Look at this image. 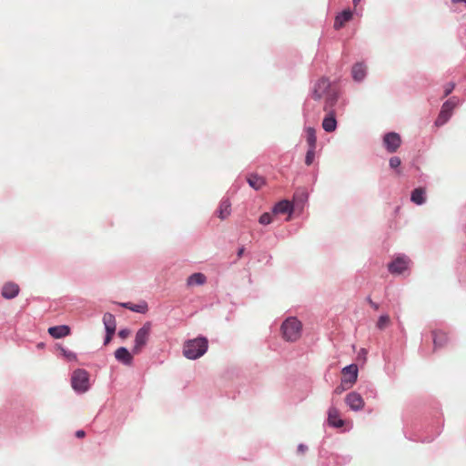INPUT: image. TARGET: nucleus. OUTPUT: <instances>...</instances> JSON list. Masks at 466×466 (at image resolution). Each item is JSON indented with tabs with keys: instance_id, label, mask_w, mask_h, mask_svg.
I'll return each mask as SVG.
<instances>
[{
	"instance_id": "4c0bfd02",
	"label": "nucleus",
	"mask_w": 466,
	"mask_h": 466,
	"mask_svg": "<svg viewBox=\"0 0 466 466\" xmlns=\"http://www.w3.org/2000/svg\"><path fill=\"white\" fill-rule=\"evenodd\" d=\"M345 401H346V403H348L350 401V394H346Z\"/></svg>"
},
{
	"instance_id": "393cba45",
	"label": "nucleus",
	"mask_w": 466,
	"mask_h": 466,
	"mask_svg": "<svg viewBox=\"0 0 466 466\" xmlns=\"http://www.w3.org/2000/svg\"><path fill=\"white\" fill-rule=\"evenodd\" d=\"M348 21H350V9H345L341 15L336 16L334 22L335 29L341 28Z\"/></svg>"
},
{
	"instance_id": "a19ab883",
	"label": "nucleus",
	"mask_w": 466,
	"mask_h": 466,
	"mask_svg": "<svg viewBox=\"0 0 466 466\" xmlns=\"http://www.w3.org/2000/svg\"><path fill=\"white\" fill-rule=\"evenodd\" d=\"M454 2H466V0H453Z\"/></svg>"
},
{
	"instance_id": "473e14b6",
	"label": "nucleus",
	"mask_w": 466,
	"mask_h": 466,
	"mask_svg": "<svg viewBox=\"0 0 466 466\" xmlns=\"http://www.w3.org/2000/svg\"><path fill=\"white\" fill-rule=\"evenodd\" d=\"M130 334H131V331L128 329H123L119 330V332H118V336L123 339L129 337Z\"/></svg>"
},
{
	"instance_id": "0eeeda50",
	"label": "nucleus",
	"mask_w": 466,
	"mask_h": 466,
	"mask_svg": "<svg viewBox=\"0 0 466 466\" xmlns=\"http://www.w3.org/2000/svg\"><path fill=\"white\" fill-rule=\"evenodd\" d=\"M383 144L388 152L394 153L401 144L400 136L394 132L388 133L383 137Z\"/></svg>"
},
{
	"instance_id": "f03ea898",
	"label": "nucleus",
	"mask_w": 466,
	"mask_h": 466,
	"mask_svg": "<svg viewBox=\"0 0 466 466\" xmlns=\"http://www.w3.org/2000/svg\"><path fill=\"white\" fill-rule=\"evenodd\" d=\"M208 342L206 338L200 337L185 342L183 354L187 359L197 360L208 350Z\"/></svg>"
},
{
	"instance_id": "6e6552de",
	"label": "nucleus",
	"mask_w": 466,
	"mask_h": 466,
	"mask_svg": "<svg viewBox=\"0 0 466 466\" xmlns=\"http://www.w3.org/2000/svg\"><path fill=\"white\" fill-rule=\"evenodd\" d=\"M410 263L407 257H398L389 264V270L391 274H401L409 268Z\"/></svg>"
},
{
	"instance_id": "ddd939ff",
	"label": "nucleus",
	"mask_w": 466,
	"mask_h": 466,
	"mask_svg": "<svg viewBox=\"0 0 466 466\" xmlns=\"http://www.w3.org/2000/svg\"><path fill=\"white\" fill-rule=\"evenodd\" d=\"M48 333L55 339H61L70 334V328L66 325L54 326L48 329Z\"/></svg>"
},
{
	"instance_id": "4be33fe9",
	"label": "nucleus",
	"mask_w": 466,
	"mask_h": 466,
	"mask_svg": "<svg viewBox=\"0 0 466 466\" xmlns=\"http://www.w3.org/2000/svg\"><path fill=\"white\" fill-rule=\"evenodd\" d=\"M207 281V278L203 273L198 272L190 275L187 279V286L203 285Z\"/></svg>"
},
{
	"instance_id": "aec40b11",
	"label": "nucleus",
	"mask_w": 466,
	"mask_h": 466,
	"mask_svg": "<svg viewBox=\"0 0 466 466\" xmlns=\"http://www.w3.org/2000/svg\"><path fill=\"white\" fill-rule=\"evenodd\" d=\"M248 183L251 187L258 190L260 189L266 183L265 178L257 174H251L248 177Z\"/></svg>"
},
{
	"instance_id": "c9c22d12",
	"label": "nucleus",
	"mask_w": 466,
	"mask_h": 466,
	"mask_svg": "<svg viewBox=\"0 0 466 466\" xmlns=\"http://www.w3.org/2000/svg\"><path fill=\"white\" fill-rule=\"evenodd\" d=\"M86 435V432L83 430L76 431V436L77 438H84Z\"/></svg>"
},
{
	"instance_id": "f257e3e1",
	"label": "nucleus",
	"mask_w": 466,
	"mask_h": 466,
	"mask_svg": "<svg viewBox=\"0 0 466 466\" xmlns=\"http://www.w3.org/2000/svg\"><path fill=\"white\" fill-rule=\"evenodd\" d=\"M338 89L335 85H332L328 79H319L312 91V98L314 100H323L324 110L329 111L338 100Z\"/></svg>"
},
{
	"instance_id": "cd10ccee",
	"label": "nucleus",
	"mask_w": 466,
	"mask_h": 466,
	"mask_svg": "<svg viewBox=\"0 0 466 466\" xmlns=\"http://www.w3.org/2000/svg\"><path fill=\"white\" fill-rule=\"evenodd\" d=\"M390 325V318L389 315H381L376 323V327L379 329H384Z\"/></svg>"
},
{
	"instance_id": "e433bc0d",
	"label": "nucleus",
	"mask_w": 466,
	"mask_h": 466,
	"mask_svg": "<svg viewBox=\"0 0 466 466\" xmlns=\"http://www.w3.org/2000/svg\"><path fill=\"white\" fill-rule=\"evenodd\" d=\"M244 250H245L244 248H241L238 249V258H241V256L244 253Z\"/></svg>"
},
{
	"instance_id": "7c9ffc66",
	"label": "nucleus",
	"mask_w": 466,
	"mask_h": 466,
	"mask_svg": "<svg viewBox=\"0 0 466 466\" xmlns=\"http://www.w3.org/2000/svg\"><path fill=\"white\" fill-rule=\"evenodd\" d=\"M401 160L399 157H391L390 159V167L393 169H396L400 165Z\"/></svg>"
},
{
	"instance_id": "c756f323",
	"label": "nucleus",
	"mask_w": 466,
	"mask_h": 466,
	"mask_svg": "<svg viewBox=\"0 0 466 466\" xmlns=\"http://www.w3.org/2000/svg\"><path fill=\"white\" fill-rule=\"evenodd\" d=\"M272 221V215L269 213H264L259 218V223L262 225H268Z\"/></svg>"
},
{
	"instance_id": "2eb2a0df",
	"label": "nucleus",
	"mask_w": 466,
	"mask_h": 466,
	"mask_svg": "<svg viewBox=\"0 0 466 466\" xmlns=\"http://www.w3.org/2000/svg\"><path fill=\"white\" fill-rule=\"evenodd\" d=\"M328 422L333 427H341L344 421L339 419V411L335 408H330L328 415Z\"/></svg>"
},
{
	"instance_id": "5701e85b",
	"label": "nucleus",
	"mask_w": 466,
	"mask_h": 466,
	"mask_svg": "<svg viewBox=\"0 0 466 466\" xmlns=\"http://www.w3.org/2000/svg\"><path fill=\"white\" fill-rule=\"evenodd\" d=\"M292 209V205L289 201L282 200L275 205L273 212L275 214H286L290 213Z\"/></svg>"
},
{
	"instance_id": "9d476101",
	"label": "nucleus",
	"mask_w": 466,
	"mask_h": 466,
	"mask_svg": "<svg viewBox=\"0 0 466 466\" xmlns=\"http://www.w3.org/2000/svg\"><path fill=\"white\" fill-rule=\"evenodd\" d=\"M133 355H135L132 351L130 352L127 348L120 347L115 351V358L120 363L131 366L133 363Z\"/></svg>"
},
{
	"instance_id": "c85d7f7f",
	"label": "nucleus",
	"mask_w": 466,
	"mask_h": 466,
	"mask_svg": "<svg viewBox=\"0 0 466 466\" xmlns=\"http://www.w3.org/2000/svg\"><path fill=\"white\" fill-rule=\"evenodd\" d=\"M315 149L316 148H309L305 157V163L308 166H310L313 163L315 157Z\"/></svg>"
},
{
	"instance_id": "72a5a7b5",
	"label": "nucleus",
	"mask_w": 466,
	"mask_h": 466,
	"mask_svg": "<svg viewBox=\"0 0 466 466\" xmlns=\"http://www.w3.org/2000/svg\"><path fill=\"white\" fill-rule=\"evenodd\" d=\"M115 332L116 331H112V332L106 331V335L105 341H104L105 345H107V344L110 343V341L112 340V338H113Z\"/></svg>"
},
{
	"instance_id": "6ab92c4d",
	"label": "nucleus",
	"mask_w": 466,
	"mask_h": 466,
	"mask_svg": "<svg viewBox=\"0 0 466 466\" xmlns=\"http://www.w3.org/2000/svg\"><path fill=\"white\" fill-rule=\"evenodd\" d=\"M103 323L105 325L106 331H116V318L113 314L106 312L103 316Z\"/></svg>"
},
{
	"instance_id": "bb28decb",
	"label": "nucleus",
	"mask_w": 466,
	"mask_h": 466,
	"mask_svg": "<svg viewBox=\"0 0 466 466\" xmlns=\"http://www.w3.org/2000/svg\"><path fill=\"white\" fill-rule=\"evenodd\" d=\"M364 406V400L360 393H351V410H360Z\"/></svg>"
},
{
	"instance_id": "a878e982",
	"label": "nucleus",
	"mask_w": 466,
	"mask_h": 466,
	"mask_svg": "<svg viewBox=\"0 0 466 466\" xmlns=\"http://www.w3.org/2000/svg\"><path fill=\"white\" fill-rule=\"evenodd\" d=\"M307 134V143L309 145V148H316L317 145V137L316 131L313 127H308L306 129Z\"/></svg>"
},
{
	"instance_id": "a211bd4d",
	"label": "nucleus",
	"mask_w": 466,
	"mask_h": 466,
	"mask_svg": "<svg viewBox=\"0 0 466 466\" xmlns=\"http://www.w3.org/2000/svg\"><path fill=\"white\" fill-rule=\"evenodd\" d=\"M410 201L416 205H422L425 202V190L418 187L412 190L410 194Z\"/></svg>"
},
{
	"instance_id": "412c9836",
	"label": "nucleus",
	"mask_w": 466,
	"mask_h": 466,
	"mask_svg": "<svg viewBox=\"0 0 466 466\" xmlns=\"http://www.w3.org/2000/svg\"><path fill=\"white\" fill-rule=\"evenodd\" d=\"M367 67L361 63L356 64L352 68V75L355 81L360 82L366 76Z\"/></svg>"
},
{
	"instance_id": "2f4dec72",
	"label": "nucleus",
	"mask_w": 466,
	"mask_h": 466,
	"mask_svg": "<svg viewBox=\"0 0 466 466\" xmlns=\"http://www.w3.org/2000/svg\"><path fill=\"white\" fill-rule=\"evenodd\" d=\"M455 84L454 83H449L445 86L444 88V96H448L451 92L454 89Z\"/></svg>"
},
{
	"instance_id": "b1692460",
	"label": "nucleus",
	"mask_w": 466,
	"mask_h": 466,
	"mask_svg": "<svg viewBox=\"0 0 466 466\" xmlns=\"http://www.w3.org/2000/svg\"><path fill=\"white\" fill-rule=\"evenodd\" d=\"M230 207H231V204L230 202L228 201V199H223L220 204H219V208H218V217L220 219H225L226 218H228L230 214Z\"/></svg>"
},
{
	"instance_id": "7ed1b4c3",
	"label": "nucleus",
	"mask_w": 466,
	"mask_h": 466,
	"mask_svg": "<svg viewBox=\"0 0 466 466\" xmlns=\"http://www.w3.org/2000/svg\"><path fill=\"white\" fill-rule=\"evenodd\" d=\"M302 324L294 317L288 318L281 325L282 336L287 341H296L301 336Z\"/></svg>"
},
{
	"instance_id": "58836bf2",
	"label": "nucleus",
	"mask_w": 466,
	"mask_h": 466,
	"mask_svg": "<svg viewBox=\"0 0 466 466\" xmlns=\"http://www.w3.org/2000/svg\"><path fill=\"white\" fill-rule=\"evenodd\" d=\"M354 15H360L357 11H355V12L351 11V13H350L351 18H353Z\"/></svg>"
},
{
	"instance_id": "dca6fc26",
	"label": "nucleus",
	"mask_w": 466,
	"mask_h": 466,
	"mask_svg": "<svg viewBox=\"0 0 466 466\" xmlns=\"http://www.w3.org/2000/svg\"><path fill=\"white\" fill-rule=\"evenodd\" d=\"M122 307L128 309L134 312L145 314L148 310V306L146 301H142L139 304H133L131 302H126L121 304Z\"/></svg>"
},
{
	"instance_id": "1a4fd4ad",
	"label": "nucleus",
	"mask_w": 466,
	"mask_h": 466,
	"mask_svg": "<svg viewBox=\"0 0 466 466\" xmlns=\"http://www.w3.org/2000/svg\"><path fill=\"white\" fill-rule=\"evenodd\" d=\"M367 353L368 352L365 349H360L357 357V363L351 364V385L357 381L359 367H362L366 363Z\"/></svg>"
},
{
	"instance_id": "39448f33",
	"label": "nucleus",
	"mask_w": 466,
	"mask_h": 466,
	"mask_svg": "<svg viewBox=\"0 0 466 466\" xmlns=\"http://www.w3.org/2000/svg\"><path fill=\"white\" fill-rule=\"evenodd\" d=\"M89 375L85 370H76L71 378L72 388L77 392H86L88 388Z\"/></svg>"
},
{
	"instance_id": "f3484780",
	"label": "nucleus",
	"mask_w": 466,
	"mask_h": 466,
	"mask_svg": "<svg viewBox=\"0 0 466 466\" xmlns=\"http://www.w3.org/2000/svg\"><path fill=\"white\" fill-rule=\"evenodd\" d=\"M337 121L333 113H329L323 119L322 127L326 132H333L336 129Z\"/></svg>"
},
{
	"instance_id": "423d86ee",
	"label": "nucleus",
	"mask_w": 466,
	"mask_h": 466,
	"mask_svg": "<svg viewBox=\"0 0 466 466\" xmlns=\"http://www.w3.org/2000/svg\"><path fill=\"white\" fill-rule=\"evenodd\" d=\"M457 106V102L454 100V98H451L442 104L441 110L440 112V115L435 122L437 126H442L444 123H446L450 117L452 115V110Z\"/></svg>"
},
{
	"instance_id": "20e7f679",
	"label": "nucleus",
	"mask_w": 466,
	"mask_h": 466,
	"mask_svg": "<svg viewBox=\"0 0 466 466\" xmlns=\"http://www.w3.org/2000/svg\"><path fill=\"white\" fill-rule=\"evenodd\" d=\"M152 330V323L150 321H147L143 324V326L137 331L135 335L134 346L132 348V352L135 355H138L141 353L143 349L147 346Z\"/></svg>"
},
{
	"instance_id": "9b49d317",
	"label": "nucleus",
	"mask_w": 466,
	"mask_h": 466,
	"mask_svg": "<svg viewBox=\"0 0 466 466\" xmlns=\"http://www.w3.org/2000/svg\"><path fill=\"white\" fill-rule=\"evenodd\" d=\"M433 339L434 350L441 349L447 345L449 337L446 332L442 330H433L431 332Z\"/></svg>"
},
{
	"instance_id": "ea45409f",
	"label": "nucleus",
	"mask_w": 466,
	"mask_h": 466,
	"mask_svg": "<svg viewBox=\"0 0 466 466\" xmlns=\"http://www.w3.org/2000/svg\"><path fill=\"white\" fill-rule=\"evenodd\" d=\"M353 1H354L355 5H358V3H359L360 0H353Z\"/></svg>"
},
{
	"instance_id": "4468645a",
	"label": "nucleus",
	"mask_w": 466,
	"mask_h": 466,
	"mask_svg": "<svg viewBox=\"0 0 466 466\" xmlns=\"http://www.w3.org/2000/svg\"><path fill=\"white\" fill-rule=\"evenodd\" d=\"M343 379L341 380V383L338 386L334 393L336 395L341 394L343 391L347 390L350 388V380L347 379V375L350 374V366H346L342 369Z\"/></svg>"
},
{
	"instance_id": "f704fd0d",
	"label": "nucleus",
	"mask_w": 466,
	"mask_h": 466,
	"mask_svg": "<svg viewBox=\"0 0 466 466\" xmlns=\"http://www.w3.org/2000/svg\"><path fill=\"white\" fill-rule=\"evenodd\" d=\"M307 450H308V448H307V446H306V445H304V444H299V445L298 446V452H299V453L303 454V453H305V452H306V451H307Z\"/></svg>"
},
{
	"instance_id": "f8f14e48",
	"label": "nucleus",
	"mask_w": 466,
	"mask_h": 466,
	"mask_svg": "<svg viewBox=\"0 0 466 466\" xmlns=\"http://www.w3.org/2000/svg\"><path fill=\"white\" fill-rule=\"evenodd\" d=\"M19 293V287L13 282L5 283L2 289V296L7 299H14Z\"/></svg>"
}]
</instances>
